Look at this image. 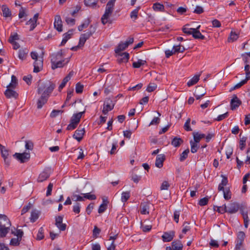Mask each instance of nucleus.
I'll return each mask as SVG.
<instances>
[{"mask_svg":"<svg viewBox=\"0 0 250 250\" xmlns=\"http://www.w3.org/2000/svg\"><path fill=\"white\" fill-rule=\"evenodd\" d=\"M249 208L245 205H242L240 208V212L243 216L244 224L245 228H247L249 225L250 220L248 216Z\"/></svg>","mask_w":250,"mask_h":250,"instance_id":"39448f33","label":"nucleus"},{"mask_svg":"<svg viewBox=\"0 0 250 250\" xmlns=\"http://www.w3.org/2000/svg\"><path fill=\"white\" fill-rule=\"evenodd\" d=\"M90 23V21L89 20H86L82 24L78 26V30L80 31H81L84 28H86L88 27Z\"/></svg>","mask_w":250,"mask_h":250,"instance_id":"8fccbe9b","label":"nucleus"},{"mask_svg":"<svg viewBox=\"0 0 250 250\" xmlns=\"http://www.w3.org/2000/svg\"><path fill=\"white\" fill-rule=\"evenodd\" d=\"M189 149H187L186 150L184 151L180 155V161L181 162L184 161L188 157V154L189 153Z\"/></svg>","mask_w":250,"mask_h":250,"instance_id":"3c124183","label":"nucleus"},{"mask_svg":"<svg viewBox=\"0 0 250 250\" xmlns=\"http://www.w3.org/2000/svg\"><path fill=\"white\" fill-rule=\"evenodd\" d=\"M73 72H70L62 80V83L59 87V90L60 91L65 86L66 83L70 80L71 77L73 76Z\"/></svg>","mask_w":250,"mask_h":250,"instance_id":"4be33fe9","label":"nucleus"},{"mask_svg":"<svg viewBox=\"0 0 250 250\" xmlns=\"http://www.w3.org/2000/svg\"><path fill=\"white\" fill-rule=\"evenodd\" d=\"M241 104V101L239 99L236 95H233L230 101L231 109H235Z\"/></svg>","mask_w":250,"mask_h":250,"instance_id":"dca6fc26","label":"nucleus"},{"mask_svg":"<svg viewBox=\"0 0 250 250\" xmlns=\"http://www.w3.org/2000/svg\"><path fill=\"white\" fill-rule=\"evenodd\" d=\"M84 133V128L81 127V126H80L79 128L75 131L73 137L78 141L80 142L83 139Z\"/></svg>","mask_w":250,"mask_h":250,"instance_id":"f8f14e48","label":"nucleus"},{"mask_svg":"<svg viewBox=\"0 0 250 250\" xmlns=\"http://www.w3.org/2000/svg\"><path fill=\"white\" fill-rule=\"evenodd\" d=\"M63 58H64V56L62 50L53 54L51 56V64L58 61L61 60Z\"/></svg>","mask_w":250,"mask_h":250,"instance_id":"4468645a","label":"nucleus"},{"mask_svg":"<svg viewBox=\"0 0 250 250\" xmlns=\"http://www.w3.org/2000/svg\"><path fill=\"white\" fill-rule=\"evenodd\" d=\"M31 57L35 61L34 62V72L38 73L41 71L43 66V59L42 57H39L38 54L35 51H32L30 53Z\"/></svg>","mask_w":250,"mask_h":250,"instance_id":"7ed1b4c3","label":"nucleus"},{"mask_svg":"<svg viewBox=\"0 0 250 250\" xmlns=\"http://www.w3.org/2000/svg\"><path fill=\"white\" fill-rule=\"evenodd\" d=\"M245 234L243 231H239L237 234V243H243Z\"/></svg>","mask_w":250,"mask_h":250,"instance_id":"a19ab883","label":"nucleus"},{"mask_svg":"<svg viewBox=\"0 0 250 250\" xmlns=\"http://www.w3.org/2000/svg\"><path fill=\"white\" fill-rule=\"evenodd\" d=\"M55 87V84L49 81L41 82L38 85V93L48 97Z\"/></svg>","mask_w":250,"mask_h":250,"instance_id":"f257e3e1","label":"nucleus"},{"mask_svg":"<svg viewBox=\"0 0 250 250\" xmlns=\"http://www.w3.org/2000/svg\"><path fill=\"white\" fill-rule=\"evenodd\" d=\"M114 104H115L114 102L111 99L109 98L106 99L104 101L103 109L102 111L103 114L106 115L109 111L112 110L114 108Z\"/></svg>","mask_w":250,"mask_h":250,"instance_id":"0eeeda50","label":"nucleus"},{"mask_svg":"<svg viewBox=\"0 0 250 250\" xmlns=\"http://www.w3.org/2000/svg\"><path fill=\"white\" fill-rule=\"evenodd\" d=\"M190 144L191 146V152L193 153L196 152L198 148L199 147L197 144L198 143L191 141L190 142Z\"/></svg>","mask_w":250,"mask_h":250,"instance_id":"a18cd8bd","label":"nucleus"},{"mask_svg":"<svg viewBox=\"0 0 250 250\" xmlns=\"http://www.w3.org/2000/svg\"><path fill=\"white\" fill-rule=\"evenodd\" d=\"M114 6V5L107 3L106 5L105 11L112 14L113 11Z\"/></svg>","mask_w":250,"mask_h":250,"instance_id":"680f3d73","label":"nucleus"},{"mask_svg":"<svg viewBox=\"0 0 250 250\" xmlns=\"http://www.w3.org/2000/svg\"><path fill=\"white\" fill-rule=\"evenodd\" d=\"M188 25V24H187L185 26H184L182 28V31L185 34H187L188 35H191L192 32V29H193V28H189L188 27H187L186 26Z\"/></svg>","mask_w":250,"mask_h":250,"instance_id":"e2e57ef3","label":"nucleus"},{"mask_svg":"<svg viewBox=\"0 0 250 250\" xmlns=\"http://www.w3.org/2000/svg\"><path fill=\"white\" fill-rule=\"evenodd\" d=\"M127 47V44L125 43V42H121L118 44L115 51L116 53H120L122 51L125 49Z\"/></svg>","mask_w":250,"mask_h":250,"instance_id":"7c9ffc66","label":"nucleus"},{"mask_svg":"<svg viewBox=\"0 0 250 250\" xmlns=\"http://www.w3.org/2000/svg\"><path fill=\"white\" fill-rule=\"evenodd\" d=\"M13 88L12 87H9V86H7L4 94L7 98H13L16 99L18 97V94L13 89Z\"/></svg>","mask_w":250,"mask_h":250,"instance_id":"ddd939ff","label":"nucleus"},{"mask_svg":"<svg viewBox=\"0 0 250 250\" xmlns=\"http://www.w3.org/2000/svg\"><path fill=\"white\" fill-rule=\"evenodd\" d=\"M72 199L74 201H84V197L79 195L73 194L72 196Z\"/></svg>","mask_w":250,"mask_h":250,"instance_id":"338daca9","label":"nucleus"},{"mask_svg":"<svg viewBox=\"0 0 250 250\" xmlns=\"http://www.w3.org/2000/svg\"><path fill=\"white\" fill-rule=\"evenodd\" d=\"M146 63L145 60L139 59L137 62H133L132 66L134 68H140L141 66L145 65Z\"/></svg>","mask_w":250,"mask_h":250,"instance_id":"4c0bfd02","label":"nucleus"},{"mask_svg":"<svg viewBox=\"0 0 250 250\" xmlns=\"http://www.w3.org/2000/svg\"><path fill=\"white\" fill-rule=\"evenodd\" d=\"M63 217L59 216L55 218V225L61 230L64 231L65 230L66 225L65 224L62 223Z\"/></svg>","mask_w":250,"mask_h":250,"instance_id":"9b49d317","label":"nucleus"},{"mask_svg":"<svg viewBox=\"0 0 250 250\" xmlns=\"http://www.w3.org/2000/svg\"><path fill=\"white\" fill-rule=\"evenodd\" d=\"M51 170L50 168H47L44 169L39 175L38 181L42 182L47 180L50 176Z\"/></svg>","mask_w":250,"mask_h":250,"instance_id":"1a4fd4ad","label":"nucleus"},{"mask_svg":"<svg viewBox=\"0 0 250 250\" xmlns=\"http://www.w3.org/2000/svg\"><path fill=\"white\" fill-rule=\"evenodd\" d=\"M112 14L105 11L104 14L101 18V21L103 24H105L109 21V18Z\"/></svg>","mask_w":250,"mask_h":250,"instance_id":"bb28decb","label":"nucleus"},{"mask_svg":"<svg viewBox=\"0 0 250 250\" xmlns=\"http://www.w3.org/2000/svg\"><path fill=\"white\" fill-rule=\"evenodd\" d=\"M85 112V111L79 112L76 114H73L71 119V121L75 123L77 125L79 124L83 114Z\"/></svg>","mask_w":250,"mask_h":250,"instance_id":"5701e85b","label":"nucleus"},{"mask_svg":"<svg viewBox=\"0 0 250 250\" xmlns=\"http://www.w3.org/2000/svg\"><path fill=\"white\" fill-rule=\"evenodd\" d=\"M242 205H240L237 202H231L226 206V212L230 214H234L236 213L239 210H240L241 207Z\"/></svg>","mask_w":250,"mask_h":250,"instance_id":"423d86ee","label":"nucleus"},{"mask_svg":"<svg viewBox=\"0 0 250 250\" xmlns=\"http://www.w3.org/2000/svg\"><path fill=\"white\" fill-rule=\"evenodd\" d=\"M174 52L175 53L177 52H183L185 50V48L184 46H182L180 45L173 46Z\"/></svg>","mask_w":250,"mask_h":250,"instance_id":"6e6d98bb","label":"nucleus"},{"mask_svg":"<svg viewBox=\"0 0 250 250\" xmlns=\"http://www.w3.org/2000/svg\"><path fill=\"white\" fill-rule=\"evenodd\" d=\"M83 195L84 199L86 198L90 200H95L96 196L94 194H91L90 193L82 194Z\"/></svg>","mask_w":250,"mask_h":250,"instance_id":"13d9d810","label":"nucleus"},{"mask_svg":"<svg viewBox=\"0 0 250 250\" xmlns=\"http://www.w3.org/2000/svg\"><path fill=\"white\" fill-rule=\"evenodd\" d=\"M174 235L175 232L174 231L165 232L162 235V238L164 242H170L173 239Z\"/></svg>","mask_w":250,"mask_h":250,"instance_id":"a211bd4d","label":"nucleus"},{"mask_svg":"<svg viewBox=\"0 0 250 250\" xmlns=\"http://www.w3.org/2000/svg\"><path fill=\"white\" fill-rule=\"evenodd\" d=\"M193 136L194 142L198 143L201 139L205 137V135L204 134L199 133L198 132H193Z\"/></svg>","mask_w":250,"mask_h":250,"instance_id":"c85d7f7f","label":"nucleus"},{"mask_svg":"<svg viewBox=\"0 0 250 250\" xmlns=\"http://www.w3.org/2000/svg\"><path fill=\"white\" fill-rule=\"evenodd\" d=\"M200 76V74L195 75L193 77H192L190 80H189L188 81V82L187 83L188 86V87H190L196 84L199 80Z\"/></svg>","mask_w":250,"mask_h":250,"instance_id":"393cba45","label":"nucleus"},{"mask_svg":"<svg viewBox=\"0 0 250 250\" xmlns=\"http://www.w3.org/2000/svg\"><path fill=\"white\" fill-rule=\"evenodd\" d=\"M11 226V222L8 217L5 215L0 214V238L6 236Z\"/></svg>","mask_w":250,"mask_h":250,"instance_id":"f03ea898","label":"nucleus"},{"mask_svg":"<svg viewBox=\"0 0 250 250\" xmlns=\"http://www.w3.org/2000/svg\"><path fill=\"white\" fill-rule=\"evenodd\" d=\"M13 156L20 161L21 163H23L29 160L30 157V154L29 152L16 153L13 155Z\"/></svg>","mask_w":250,"mask_h":250,"instance_id":"6e6552de","label":"nucleus"},{"mask_svg":"<svg viewBox=\"0 0 250 250\" xmlns=\"http://www.w3.org/2000/svg\"><path fill=\"white\" fill-rule=\"evenodd\" d=\"M28 50L27 49H20L19 51L18 57L20 59L23 60L26 58Z\"/></svg>","mask_w":250,"mask_h":250,"instance_id":"2f4dec72","label":"nucleus"},{"mask_svg":"<svg viewBox=\"0 0 250 250\" xmlns=\"http://www.w3.org/2000/svg\"><path fill=\"white\" fill-rule=\"evenodd\" d=\"M165 160V156L164 154L158 155L155 161V166L158 168H161L163 166V162Z\"/></svg>","mask_w":250,"mask_h":250,"instance_id":"aec40b11","label":"nucleus"},{"mask_svg":"<svg viewBox=\"0 0 250 250\" xmlns=\"http://www.w3.org/2000/svg\"><path fill=\"white\" fill-rule=\"evenodd\" d=\"M21 239L18 238H13L11 239L10 245L12 246H17L19 245Z\"/></svg>","mask_w":250,"mask_h":250,"instance_id":"864d4df0","label":"nucleus"},{"mask_svg":"<svg viewBox=\"0 0 250 250\" xmlns=\"http://www.w3.org/2000/svg\"><path fill=\"white\" fill-rule=\"evenodd\" d=\"M83 86L78 83L76 85V92L77 93H81L83 91Z\"/></svg>","mask_w":250,"mask_h":250,"instance_id":"774afa93","label":"nucleus"},{"mask_svg":"<svg viewBox=\"0 0 250 250\" xmlns=\"http://www.w3.org/2000/svg\"><path fill=\"white\" fill-rule=\"evenodd\" d=\"M209 200V197H205L204 198H203L201 199L198 202V204L201 206H204L206 205H207L208 202Z\"/></svg>","mask_w":250,"mask_h":250,"instance_id":"4d7b16f0","label":"nucleus"},{"mask_svg":"<svg viewBox=\"0 0 250 250\" xmlns=\"http://www.w3.org/2000/svg\"><path fill=\"white\" fill-rule=\"evenodd\" d=\"M96 28L92 26L90 27L89 30L85 33L81 35L79 40V45L82 46L84 45L86 41L88 40L91 36L95 32Z\"/></svg>","mask_w":250,"mask_h":250,"instance_id":"20e7f679","label":"nucleus"},{"mask_svg":"<svg viewBox=\"0 0 250 250\" xmlns=\"http://www.w3.org/2000/svg\"><path fill=\"white\" fill-rule=\"evenodd\" d=\"M39 218V214L36 210L32 211L31 213L30 221L32 222H35Z\"/></svg>","mask_w":250,"mask_h":250,"instance_id":"de8ad7c7","label":"nucleus"},{"mask_svg":"<svg viewBox=\"0 0 250 250\" xmlns=\"http://www.w3.org/2000/svg\"><path fill=\"white\" fill-rule=\"evenodd\" d=\"M12 233L14 235L17 236V238H20V239H21V237L23 235V232L22 230L21 229H17L15 231H12Z\"/></svg>","mask_w":250,"mask_h":250,"instance_id":"0e129e2a","label":"nucleus"},{"mask_svg":"<svg viewBox=\"0 0 250 250\" xmlns=\"http://www.w3.org/2000/svg\"><path fill=\"white\" fill-rule=\"evenodd\" d=\"M223 196L225 200H229L231 198V193L229 188H226L223 190Z\"/></svg>","mask_w":250,"mask_h":250,"instance_id":"ea45409f","label":"nucleus"},{"mask_svg":"<svg viewBox=\"0 0 250 250\" xmlns=\"http://www.w3.org/2000/svg\"><path fill=\"white\" fill-rule=\"evenodd\" d=\"M117 54V61L119 63L127 62H128L129 57L128 53L120 52Z\"/></svg>","mask_w":250,"mask_h":250,"instance_id":"2eb2a0df","label":"nucleus"},{"mask_svg":"<svg viewBox=\"0 0 250 250\" xmlns=\"http://www.w3.org/2000/svg\"><path fill=\"white\" fill-rule=\"evenodd\" d=\"M69 61L68 58H63L51 64V68L54 70L58 68H62L65 66Z\"/></svg>","mask_w":250,"mask_h":250,"instance_id":"9d476101","label":"nucleus"},{"mask_svg":"<svg viewBox=\"0 0 250 250\" xmlns=\"http://www.w3.org/2000/svg\"><path fill=\"white\" fill-rule=\"evenodd\" d=\"M153 8L156 11H164V6L159 3H155L153 5Z\"/></svg>","mask_w":250,"mask_h":250,"instance_id":"c03bdc74","label":"nucleus"},{"mask_svg":"<svg viewBox=\"0 0 250 250\" xmlns=\"http://www.w3.org/2000/svg\"><path fill=\"white\" fill-rule=\"evenodd\" d=\"M48 98V97L41 95V98L39 99L38 102V108H41L42 107L43 105H44L45 103H46Z\"/></svg>","mask_w":250,"mask_h":250,"instance_id":"c756f323","label":"nucleus"},{"mask_svg":"<svg viewBox=\"0 0 250 250\" xmlns=\"http://www.w3.org/2000/svg\"><path fill=\"white\" fill-rule=\"evenodd\" d=\"M183 142V141L182 139L175 137L173 139L171 144L175 147H178Z\"/></svg>","mask_w":250,"mask_h":250,"instance_id":"72a5a7b5","label":"nucleus"},{"mask_svg":"<svg viewBox=\"0 0 250 250\" xmlns=\"http://www.w3.org/2000/svg\"><path fill=\"white\" fill-rule=\"evenodd\" d=\"M246 83H247L246 80H243L241 81L240 82H239V83L235 84L234 86L231 87L230 89V91H231L236 89H238V88L241 87L242 85L245 84Z\"/></svg>","mask_w":250,"mask_h":250,"instance_id":"603ef678","label":"nucleus"},{"mask_svg":"<svg viewBox=\"0 0 250 250\" xmlns=\"http://www.w3.org/2000/svg\"><path fill=\"white\" fill-rule=\"evenodd\" d=\"M130 196L129 191L123 192L121 196L122 201L124 203L129 198Z\"/></svg>","mask_w":250,"mask_h":250,"instance_id":"49530a36","label":"nucleus"},{"mask_svg":"<svg viewBox=\"0 0 250 250\" xmlns=\"http://www.w3.org/2000/svg\"><path fill=\"white\" fill-rule=\"evenodd\" d=\"M0 150L1 152V156L4 159V162L7 166H9L10 164L9 161H6V159L7 156H8V150L5 149V147L0 144Z\"/></svg>","mask_w":250,"mask_h":250,"instance_id":"412c9836","label":"nucleus"},{"mask_svg":"<svg viewBox=\"0 0 250 250\" xmlns=\"http://www.w3.org/2000/svg\"><path fill=\"white\" fill-rule=\"evenodd\" d=\"M39 17L38 13L34 15L33 18L31 19L26 22V24L30 25V30H33L36 26V23Z\"/></svg>","mask_w":250,"mask_h":250,"instance_id":"6ab92c4d","label":"nucleus"},{"mask_svg":"<svg viewBox=\"0 0 250 250\" xmlns=\"http://www.w3.org/2000/svg\"><path fill=\"white\" fill-rule=\"evenodd\" d=\"M17 84V80L16 77L14 75H12L11 77V82L8 85L9 87H12V88H15Z\"/></svg>","mask_w":250,"mask_h":250,"instance_id":"5fc2aeb1","label":"nucleus"},{"mask_svg":"<svg viewBox=\"0 0 250 250\" xmlns=\"http://www.w3.org/2000/svg\"><path fill=\"white\" fill-rule=\"evenodd\" d=\"M191 35L192 37L196 39L204 40L205 37L199 31H192Z\"/></svg>","mask_w":250,"mask_h":250,"instance_id":"473e14b6","label":"nucleus"},{"mask_svg":"<svg viewBox=\"0 0 250 250\" xmlns=\"http://www.w3.org/2000/svg\"><path fill=\"white\" fill-rule=\"evenodd\" d=\"M44 238V229L43 227L39 229L37 235V239L38 240H42Z\"/></svg>","mask_w":250,"mask_h":250,"instance_id":"09e8293b","label":"nucleus"},{"mask_svg":"<svg viewBox=\"0 0 250 250\" xmlns=\"http://www.w3.org/2000/svg\"><path fill=\"white\" fill-rule=\"evenodd\" d=\"M54 26L56 30L59 32H62V21L61 17L59 15H57L55 16Z\"/></svg>","mask_w":250,"mask_h":250,"instance_id":"f3484780","label":"nucleus"},{"mask_svg":"<svg viewBox=\"0 0 250 250\" xmlns=\"http://www.w3.org/2000/svg\"><path fill=\"white\" fill-rule=\"evenodd\" d=\"M1 10L2 12V16L4 17L8 18L11 16L12 14L11 11L5 5H3L1 6Z\"/></svg>","mask_w":250,"mask_h":250,"instance_id":"b1692460","label":"nucleus"},{"mask_svg":"<svg viewBox=\"0 0 250 250\" xmlns=\"http://www.w3.org/2000/svg\"><path fill=\"white\" fill-rule=\"evenodd\" d=\"M172 246L173 250H182L183 245L180 240L173 241Z\"/></svg>","mask_w":250,"mask_h":250,"instance_id":"a878e982","label":"nucleus"},{"mask_svg":"<svg viewBox=\"0 0 250 250\" xmlns=\"http://www.w3.org/2000/svg\"><path fill=\"white\" fill-rule=\"evenodd\" d=\"M98 0H84V4L89 7L95 8L96 7Z\"/></svg>","mask_w":250,"mask_h":250,"instance_id":"c9c22d12","label":"nucleus"},{"mask_svg":"<svg viewBox=\"0 0 250 250\" xmlns=\"http://www.w3.org/2000/svg\"><path fill=\"white\" fill-rule=\"evenodd\" d=\"M25 147L27 150H32L33 148V143L31 141H26L25 142Z\"/></svg>","mask_w":250,"mask_h":250,"instance_id":"052dcab7","label":"nucleus"},{"mask_svg":"<svg viewBox=\"0 0 250 250\" xmlns=\"http://www.w3.org/2000/svg\"><path fill=\"white\" fill-rule=\"evenodd\" d=\"M108 202L105 200H103L102 204L99 207L98 212L99 213H103L106 209Z\"/></svg>","mask_w":250,"mask_h":250,"instance_id":"f704fd0d","label":"nucleus"},{"mask_svg":"<svg viewBox=\"0 0 250 250\" xmlns=\"http://www.w3.org/2000/svg\"><path fill=\"white\" fill-rule=\"evenodd\" d=\"M63 112V111L61 110H53L50 114V117L55 118L59 114H62Z\"/></svg>","mask_w":250,"mask_h":250,"instance_id":"69168bd1","label":"nucleus"},{"mask_svg":"<svg viewBox=\"0 0 250 250\" xmlns=\"http://www.w3.org/2000/svg\"><path fill=\"white\" fill-rule=\"evenodd\" d=\"M240 141H239V148L241 150H243L246 146V141L247 140V138L245 136L241 137V135H240Z\"/></svg>","mask_w":250,"mask_h":250,"instance_id":"cd10ccee","label":"nucleus"},{"mask_svg":"<svg viewBox=\"0 0 250 250\" xmlns=\"http://www.w3.org/2000/svg\"><path fill=\"white\" fill-rule=\"evenodd\" d=\"M228 184V179L225 177H223L221 183L219 185L218 189L219 191L224 190V186H226Z\"/></svg>","mask_w":250,"mask_h":250,"instance_id":"e433bc0d","label":"nucleus"},{"mask_svg":"<svg viewBox=\"0 0 250 250\" xmlns=\"http://www.w3.org/2000/svg\"><path fill=\"white\" fill-rule=\"evenodd\" d=\"M156 88L157 85L155 83H150L146 88V91L149 92H151L155 90Z\"/></svg>","mask_w":250,"mask_h":250,"instance_id":"bf43d9fd","label":"nucleus"},{"mask_svg":"<svg viewBox=\"0 0 250 250\" xmlns=\"http://www.w3.org/2000/svg\"><path fill=\"white\" fill-rule=\"evenodd\" d=\"M140 9V6H138L136 9L133 10L131 13H130V18L132 19L134 21H135L137 18H138V14L139 10Z\"/></svg>","mask_w":250,"mask_h":250,"instance_id":"58836bf2","label":"nucleus"},{"mask_svg":"<svg viewBox=\"0 0 250 250\" xmlns=\"http://www.w3.org/2000/svg\"><path fill=\"white\" fill-rule=\"evenodd\" d=\"M149 207L148 205L146 204L141 205V209L140 212L142 214H148L149 211Z\"/></svg>","mask_w":250,"mask_h":250,"instance_id":"79ce46f5","label":"nucleus"},{"mask_svg":"<svg viewBox=\"0 0 250 250\" xmlns=\"http://www.w3.org/2000/svg\"><path fill=\"white\" fill-rule=\"evenodd\" d=\"M238 38V35L234 32L231 31L228 38V42H233Z\"/></svg>","mask_w":250,"mask_h":250,"instance_id":"37998d69","label":"nucleus"}]
</instances>
